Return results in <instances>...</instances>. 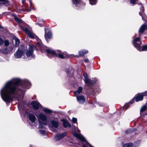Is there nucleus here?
I'll list each match as a JSON object with an SVG mask.
<instances>
[{
    "instance_id": "c756f323",
    "label": "nucleus",
    "mask_w": 147,
    "mask_h": 147,
    "mask_svg": "<svg viewBox=\"0 0 147 147\" xmlns=\"http://www.w3.org/2000/svg\"><path fill=\"white\" fill-rule=\"evenodd\" d=\"M133 145L132 143H127L123 146V147H132Z\"/></svg>"
},
{
    "instance_id": "473e14b6",
    "label": "nucleus",
    "mask_w": 147,
    "mask_h": 147,
    "mask_svg": "<svg viewBox=\"0 0 147 147\" xmlns=\"http://www.w3.org/2000/svg\"><path fill=\"white\" fill-rule=\"evenodd\" d=\"M4 42V45L5 46H7L9 44V42L7 40H5Z\"/></svg>"
},
{
    "instance_id": "09e8293b",
    "label": "nucleus",
    "mask_w": 147,
    "mask_h": 147,
    "mask_svg": "<svg viewBox=\"0 0 147 147\" xmlns=\"http://www.w3.org/2000/svg\"><path fill=\"white\" fill-rule=\"evenodd\" d=\"M30 147H31V146H30Z\"/></svg>"
},
{
    "instance_id": "f257e3e1",
    "label": "nucleus",
    "mask_w": 147,
    "mask_h": 147,
    "mask_svg": "<svg viewBox=\"0 0 147 147\" xmlns=\"http://www.w3.org/2000/svg\"><path fill=\"white\" fill-rule=\"evenodd\" d=\"M30 82L27 80H21L18 78H13L6 82L0 90V95L5 102H11L14 98L18 102V108L20 107V102L24 98L26 89L31 86Z\"/></svg>"
},
{
    "instance_id": "cd10ccee",
    "label": "nucleus",
    "mask_w": 147,
    "mask_h": 147,
    "mask_svg": "<svg viewBox=\"0 0 147 147\" xmlns=\"http://www.w3.org/2000/svg\"><path fill=\"white\" fill-rule=\"evenodd\" d=\"M80 0H72V3L74 5L76 6L79 4Z\"/></svg>"
},
{
    "instance_id": "bb28decb",
    "label": "nucleus",
    "mask_w": 147,
    "mask_h": 147,
    "mask_svg": "<svg viewBox=\"0 0 147 147\" xmlns=\"http://www.w3.org/2000/svg\"><path fill=\"white\" fill-rule=\"evenodd\" d=\"M13 16L14 18V19H15V20L17 22H18V23H20V22H22V20L21 19H19V18H18L17 17L16 15H13Z\"/></svg>"
},
{
    "instance_id": "2f4dec72",
    "label": "nucleus",
    "mask_w": 147,
    "mask_h": 147,
    "mask_svg": "<svg viewBox=\"0 0 147 147\" xmlns=\"http://www.w3.org/2000/svg\"><path fill=\"white\" fill-rule=\"evenodd\" d=\"M0 2L2 3L3 4H5L7 3L8 2V0H0Z\"/></svg>"
},
{
    "instance_id": "f8f14e48",
    "label": "nucleus",
    "mask_w": 147,
    "mask_h": 147,
    "mask_svg": "<svg viewBox=\"0 0 147 147\" xmlns=\"http://www.w3.org/2000/svg\"><path fill=\"white\" fill-rule=\"evenodd\" d=\"M31 105L34 109L37 110L42 108L41 105L38 102L33 101L31 103Z\"/></svg>"
},
{
    "instance_id": "9b49d317",
    "label": "nucleus",
    "mask_w": 147,
    "mask_h": 147,
    "mask_svg": "<svg viewBox=\"0 0 147 147\" xmlns=\"http://www.w3.org/2000/svg\"><path fill=\"white\" fill-rule=\"evenodd\" d=\"M45 37L47 41L48 39L51 38V32L48 28H45Z\"/></svg>"
},
{
    "instance_id": "e433bc0d",
    "label": "nucleus",
    "mask_w": 147,
    "mask_h": 147,
    "mask_svg": "<svg viewBox=\"0 0 147 147\" xmlns=\"http://www.w3.org/2000/svg\"><path fill=\"white\" fill-rule=\"evenodd\" d=\"M140 142L139 141H137L136 142H135L133 146H138V145L139 144V143Z\"/></svg>"
},
{
    "instance_id": "39448f33",
    "label": "nucleus",
    "mask_w": 147,
    "mask_h": 147,
    "mask_svg": "<svg viewBox=\"0 0 147 147\" xmlns=\"http://www.w3.org/2000/svg\"><path fill=\"white\" fill-rule=\"evenodd\" d=\"M34 47V45H32L29 46L28 50L27 51L26 53L27 57H25V58H28L29 59H31L35 57L34 55L33 54V48Z\"/></svg>"
},
{
    "instance_id": "a19ab883",
    "label": "nucleus",
    "mask_w": 147,
    "mask_h": 147,
    "mask_svg": "<svg viewBox=\"0 0 147 147\" xmlns=\"http://www.w3.org/2000/svg\"><path fill=\"white\" fill-rule=\"evenodd\" d=\"M38 45H39V46H41V43L40 42H39V41L38 40V42H37Z\"/></svg>"
},
{
    "instance_id": "20e7f679",
    "label": "nucleus",
    "mask_w": 147,
    "mask_h": 147,
    "mask_svg": "<svg viewBox=\"0 0 147 147\" xmlns=\"http://www.w3.org/2000/svg\"><path fill=\"white\" fill-rule=\"evenodd\" d=\"M73 134L74 136L79 138L80 140L85 143L84 144L83 147H94L89 143L87 142L86 139L81 135L77 134L75 132H73Z\"/></svg>"
},
{
    "instance_id": "1a4fd4ad",
    "label": "nucleus",
    "mask_w": 147,
    "mask_h": 147,
    "mask_svg": "<svg viewBox=\"0 0 147 147\" xmlns=\"http://www.w3.org/2000/svg\"><path fill=\"white\" fill-rule=\"evenodd\" d=\"M136 1V0H130V2L131 4H138V5H141L142 6L141 8V11L139 12V15L142 16V19L144 20L142 16L144 14V7L142 5V3H141L140 2L138 3Z\"/></svg>"
},
{
    "instance_id": "72a5a7b5",
    "label": "nucleus",
    "mask_w": 147,
    "mask_h": 147,
    "mask_svg": "<svg viewBox=\"0 0 147 147\" xmlns=\"http://www.w3.org/2000/svg\"><path fill=\"white\" fill-rule=\"evenodd\" d=\"M72 121L73 123H76L77 122V119L76 118L73 117L72 119Z\"/></svg>"
},
{
    "instance_id": "b1692460",
    "label": "nucleus",
    "mask_w": 147,
    "mask_h": 147,
    "mask_svg": "<svg viewBox=\"0 0 147 147\" xmlns=\"http://www.w3.org/2000/svg\"><path fill=\"white\" fill-rule=\"evenodd\" d=\"M147 109V107L146 105L143 106L141 109L140 111V114L141 115L143 114V112L144 111Z\"/></svg>"
},
{
    "instance_id": "37998d69",
    "label": "nucleus",
    "mask_w": 147,
    "mask_h": 147,
    "mask_svg": "<svg viewBox=\"0 0 147 147\" xmlns=\"http://www.w3.org/2000/svg\"><path fill=\"white\" fill-rule=\"evenodd\" d=\"M26 0H22V3H24L26 1Z\"/></svg>"
},
{
    "instance_id": "de8ad7c7",
    "label": "nucleus",
    "mask_w": 147,
    "mask_h": 147,
    "mask_svg": "<svg viewBox=\"0 0 147 147\" xmlns=\"http://www.w3.org/2000/svg\"><path fill=\"white\" fill-rule=\"evenodd\" d=\"M12 48H11V51H12Z\"/></svg>"
},
{
    "instance_id": "4be33fe9",
    "label": "nucleus",
    "mask_w": 147,
    "mask_h": 147,
    "mask_svg": "<svg viewBox=\"0 0 147 147\" xmlns=\"http://www.w3.org/2000/svg\"><path fill=\"white\" fill-rule=\"evenodd\" d=\"M88 53L87 50H81L79 52V54L80 55H84Z\"/></svg>"
},
{
    "instance_id": "5701e85b",
    "label": "nucleus",
    "mask_w": 147,
    "mask_h": 147,
    "mask_svg": "<svg viewBox=\"0 0 147 147\" xmlns=\"http://www.w3.org/2000/svg\"><path fill=\"white\" fill-rule=\"evenodd\" d=\"M83 88L81 87H79L78 88V90L74 92V94L76 95H78L79 94V93H81L82 91Z\"/></svg>"
},
{
    "instance_id": "4c0bfd02",
    "label": "nucleus",
    "mask_w": 147,
    "mask_h": 147,
    "mask_svg": "<svg viewBox=\"0 0 147 147\" xmlns=\"http://www.w3.org/2000/svg\"><path fill=\"white\" fill-rule=\"evenodd\" d=\"M143 96H147V91L144 93H142Z\"/></svg>"
},
{
    "instance_id": "f3484780",
    "label": "nucleus",
    "mask_w": 147,
    "mask_h": 147,
    "mask_svg": "<svg viewBox=\"0 0 147 147\" xmlns=\"http://www.w3.org/2000/svg\"><path fill=\"white\" fill-rule=\"evenodd\" d=\"M78 102L81 104H83L85 101V99L82 95L77 96L76 97Z\"/></svg>"
},
{
    "instance_id": "c03bdc74",
    "label": "nucleus",
    "mask_w": 147,
    "mask_h": 147,
    "mask_svg": "<svg viewBox=\"0 0 147 147\" xmlns=\"http://www.w3.org/2000/svg\"><path fill=\"white\" fill-rule=\"evenodd\" d=\"M30 6H31V7H32V3H31L30 1Z\"/></svg>"
},
{
    "instance_id": "f03ea898",
    "label": "nucleus",
    "mask_w": 147,
    "mask_h": 147,
    "mask_svg": "<svg viewBox=\"0 0 147 147\" xmlns=\"http://www.w3.org/2000/svg\"><path fill=\"white\" fill-rule=\"evenodd\" d=\"M45 51L47 53V55L49 57H51L52 55L63 59L66 56L65 52L62 53L59 50L55 51L52 49L46 48H45Z\"/></svg>"
},
{
    "instance_id": "4468645a",
    "label": "nucleus",
    "mask_w": 147,
    "mask_h": 147,
    "mask_svg": "<svg viewBox=\"0 0 147 147\" xmlns=\"http://www.w3.org/2000/svg\"><path fill=\"white\" fill-rule=\"evenodd\" d=\"M28 117L29 120L32 122V123L34 124V126H32L34 128L35 127H36L37 124L35 123L36 118L34 115L33 114H30L28 116Z\"/></svg>"
},
{
    "instance_id": "6ab92c4d",
    "label": "nucleus",
    "mask_w": 147,
    "mask_h": 147,
    "mask_svg": "<svg viewBox=\"0 0 147 147\" xmlns=\"http://www.w3.org/2000/svg\"><path fill=\"white\" fill-rule=\"evenodd\" d=\"M134 99L133 98L129 103L125 104L123 107L124 108L126 109H127L129 106V104H132L134 102Z\"/></svg>"
},
{
    "instance_id": "7ed1b4c3",
    "label": "nucleus",
    "mask_w": 147,
    "mask_h": 147,
    "mask_svg": "<svg viewBox=\"0 0 147 147\" xmlns=\"http://www.w3.org/2000/svg\"><path fill=\"white\" fill-rule=\"evenodd\" d=\"M38 119L40 128H44V125H47L48 123V118L44 114L42 113H39L36 115Z\"/></svg>"
},
{
    "instance_id": "423d86ee",
    "label": "nucleus",
    "mask_w": 147,
    "mask_h": 147,
    "mask_svg": "<svg viewBox=\"0 0 147 147\" xmlns=\"http://www.w3.org/2000/svg\"><path fill=\"white\" fill-rule=\"evenodd\" d=\"M60 124L59 122L57 120L54 119L50 121V124L49 125L50 129L53 132H55L56 130L55 128H58Z\"/></svg>"
},
{
    "instance_id": "2eb2a0df",
    "label": "nucleus",
    "mask_w": 147,
    "mask_h": 147,
    "mask_svg": "<svg viewBox=\"0 0 147 147\" xmlns=\"http://www.w3.org/2000/svg\"><path fill=\"white\" fill-rule=\"evenodd\" d=\"M147 29V20L145 23L141 26L140 28L139 32V33H143Z\"/></svg>"
},
{
    "instance_id": "0eeeda50",
    "label": "nucleus",
    "mask_w": 147,
    "mask_h": 147,
    "mask_svg": "<svg viewBox=\"0 0 147 147\" xmlns=\"http://www.w3.org/2000/svg\"><path fill=\"white\" fill-rule=\"evenodd\" d=\"M141 43L140 38L139 37L136 38L132 40V44L134 47H136L139 51H141Z\"/></svg>"
},
{
    "instance_id": "ddd939ff",
    "label": "nucleus",
    "mask_w": 147,
    "mask_h": 147,
    "mask_svg": "<svg viewBox=\"0 0 147 147\" xmlns=\"http://www.w3.org/2000/svg\"><path fill=\"white\" fill-rule=\"evenodd\" d=\"M20 27L23 30L26 34H27L28 36L32 38H34V35L32 34L28 30L27 27L23 28L21 26H20Z\"/></svg>"
},
{
    "instance_id": "f704fd0d",
    "label": "nucleus",
    "mask_w": 147,
    "mask_h": 147,
    "mask_svg": "<svg viewBox=\"0 0 147 147\" xmlns=\"http://www.w3.org/2000/svg\"><path fill=\"white\" fill-rule=\"evenodd\" d=\"M4 43V41L3 39L0 38V46L2 45Z\"/></svg>"
},
{
    "instance_id": "7c9ffc66",
    "label": "nucleus",
    "mask_w": 147,
    "mask_h": 147,
    "mask_svg": "<svg viewBox=\"0 0 147 147\" xmlns=\"http://www.w3.org/2000/svg\"><path fill=\"white\" fill-rule=\"evenodd\" d=\"M147 51V45H144L142 47V48H141V51Z\"/></svg>"
},
{
    "instance_id": "ea45409f",
    "label": "nucleus",
    "mask_w": 147,
    "mask_h": 147,
    "mask_svg": "<svg viewBox=\"0 0 147 147\" xmlns=\"http://www.w3.org/2000/svg\"><path fill=\"white\" fill-rule=\"evenodd\" d=\"M84 61L85 62H89V60L87 59H85L84 60Z\"/></svg>"
},
{
    "instance_id": "6e6552de",
    "label": "nucleus",
    "mask_w": 147,
    "mask_h": 147,
    "mask_svg": "<svg viewBox=\"0 0 147 147\" xmlns=\"http://www.w3.org/2000/svg\"><path fill=\"white\" fill-rule=\"evenodd\" d=\"M25 49L24 47H20L14 54L15 57L16 58H20L24 55Z\"/></svg>"
},
{
    "instance_id": "79ce46f5",
    "label": "nucleus",
    "mask_w": 147,
    "mask_h": 147,
    "mask_svg": "<svg viewBox=\"0 0 147 147\" xmlns=\"http://www.w3.org/2000/svg\"><path fill=\"white\" fill-rule=\"evenodd\" d=\"M69 57H75V56L73 54H71V55Z\"/></svg>"
},
{
    "instance_id": "58836bf2",
    "label": "nucleus",
    "mask_w": 147,
    "mask_h": 147,
    "mask_svg": "<svg viewBox=\"0 0 147 147\" xmlns=\"http://www.w3.org/2000/svg\"><path fill=\"white\" fill-rule=\"evenodd\" d=\"M26 7H27V11H30V10H31V8H30V7L27 6Z\"/></svg>"
},
{
    "instance_id": "a211bd4d",
    "label": "nucleus",
    "mask_w": 147,
    "mask_h": 147,
    "mask_svg": "<svg viewBox=\"0 0 147 147\" xmlns=\"http://www.w3.org/2000/svg\"><path fill=\"white\" fill-rule=\"evenodd\" d=\"M143 98V96L142 93L139 94L136 96L135 100L136 102L142 100Z\"/></svg>"
},
{
    "instance_id": "393cba45",
    "label": "nucleus",
    "mask_w": 147,
    "mask_h": 147,
    "mask_svg": "<svg viewBox=\"0 0 147 147\" xmlns=\"http://www.w3.org/2000/svg\"><path fill=\"white\" fill-rule=\"evenodd\" d=\"M43 111L46 113L48 114L51 113V111L49 109L45 107L42 108Z\"/></svg>"
},
{
    "instance_id": "a878e982",
    "label": "nucleus",
    "mask_w": 147,
    "mask_h": 147,
    "mask_svg": "<svg viewBox=\"0 0 147 147\" xmlns=\"http://www.w3.org/2000/svg\"><path fill=\"white\" fill-rule=\"evenodd\" d=\"M14 40L15 41V45L16 47H18L20 43V41L16 37H15L14 38Z\"/></svg>"
},
{
    "instance_id": "dca6fc26",
    "label": "nucleus",
    "mask_w": 147,
    "mask_h": 147,
    "mask_svg": "<svg viewBox=\"0 0 147 147\" xmlns=\"http://www.w3.org/2000/svg\"><path fill=\"white\" fill-rule=\"evenodd\" d=\"M66 135V133L64 132L62 134H58L56 135L55 137V139L57 140H59L63 138Z\"/></svg>"
},
{
    "instance_id": "c9c22d12",
    "label": "nucleus",
    "mask_w": 147,
    "mask_h": 147,
    "mask_svg": "<svg viewBox=\"0 0 147 147\" xmlns=\"http://www.w3.org/2000/svg\"><path fill=\"white\" fill-rule=\"evenodd\" d=\"M40 133L43 135H44L45 134V131L44 130H40Z\"/></svg>"
},
{
    "instance_id": "9d476101",
    "label": "nucleus",
    "mask_w": 147,
    "mask_h": 147,
    "mask_svg": "<svg viewBox=\"0 0 147 147\" xmlns=\"http://www.w3.org/2000/svg\"><path fill=\"white\" fill-rule=\"evenodd\" d=\"M84 76L85 79V82L88 85L91 86V84H93L95 83V80L92 81L89 78L87 74L84 73Z\"/></svg>"
},
{
    "instance_id": "c85d7f7f",
    "label": "nucleus",
    "mask_w": 147,
    "mask_h": 147,
    "mask_svg": "<svg viewBox=\"0 0 147 147\" xmlns=\"http://www.w3.org/2000/svg\"><path fill=\"white\" fill-rule=\"evenodd\" d=\"M89 1L90 4L91 5H93L96 4L97 2V0H89Z\"/></svg>"
},
{
    "instance_id": "aec40b11",
    "label": "nucleus",
    "mask_w": 147,
    "mask_h": 147,
    "mask_svg": "<svg viewBox=\"0 0 147 147\" xmlns=\"http://www.w3.org/2000/svg\"><path fill=\"white\" fill-rule=\"evenodd\" d=\"M66 72L69 76H71L73 74V71L71 69H67L66 70Z\"/></svg>"
},
{
    "instance_id": "a18cd8bd",
    "label": "nucleus",
    "mask_w": 147,
    "mask_h": 147,
    "mask_svg": "<svg viewBox=\"0 0 147 147\" xmlns=\"http://www.w3.org/2000/svg\"><path fill=\"white\" fill-rule=\"evenodd\" d=\"M78 129V132H79L80 131V130L78 129V128H77Z\"/></svg>"
},
{
    "instance_id": "412c9836",
    "label": "nucleus",
    "mask_w": 147,
    "mask_h": 147,
    "mask_svg": "<svg viewBox=\"0 0 147 147\" xmlns=\"http://www.w3.org/2000/svg\"><path fill=\"white\" fill-rule=\"evenodd\" d=\"M63 125L65 127H66L67 126H68L69 127H71V125L66 120H64L63 121Z\"/></svg>"
},
{
    "instance_id": "49530a36",
    "label": "nucleus",
    "mask_w": 147,
    "mask_h": 147,
    "mask_svg": "<svg viewBox=\"0 0 147 147\" xmlns=\"http://www.w3.org/2000/svg\"><path fill=\"white\" fill-rule=\"evenodd\" d=\"M78 55H76V56H75V57H78Z\"/></svg>"
}]
</instances>
